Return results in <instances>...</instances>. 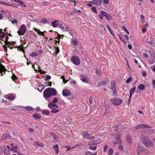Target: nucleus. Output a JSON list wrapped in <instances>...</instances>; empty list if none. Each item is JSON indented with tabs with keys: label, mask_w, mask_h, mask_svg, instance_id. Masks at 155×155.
<instances>
[{
	"label": "nucleus",
	"mask_w": 155,
	"mask_h": 155,
	"mask_svg": "<svg viewBox=\"0 0 155 155\" xmlns=\"http://www.w3.org/2000/svg\"><path fill=\"white\" fill-rule=\"evenodd\" d=\"M56 90L52 88H49L46 89L44 91L43 95L45 98H48L51 96H55L57 95Z\"/></svg>",
	"instance_id": "f257e3e1"
},
{
	"label": "nucleus",
	"mask_w": 155,
	"mask_h": 155,
	"mask_svg": "<svg viewBox=\"0 0 155 155\" xmlns=\"http://www.w3.org/2000/svg\"><path fill=\"white\" fill-rule=\"evenodd\" d=\"M26 27L25 25H22L21 26L19 30L18 31V33L20 35H24L26 31Z\"/></svg>",
	"instance_id": "f03ea898"
},
{
	"label": "nucleus",
	"mask_w": 155,
	"mask_h": 155,
	"mask_svg": "<svg viewBox=\"0 0 155 155\" xmlns=\"http://www.w3.org/2000/svg\"><path fill=\"white\" fill-rule=\"evenodd\" d=\"M5 44H6V45H3V48H4L5 51H6V52H7V47L9 48L10 49H12V47H10L9 46L14 45L15 44V42L14 41L11 42L7 41L5 42Z\"/></svg>",
	"instance_id": "7ed1b4c3"
},
{
	"label": "nucleus",
	"mask_w": 155,
	"mask_h": 155,
	"mask_svg": "<svg viewBox=\"0 0 155 155\" xmlns=\"http://www.w3.org/2000/svg\"><path fill=\"white\" fill-rule=\"evenodd\" d=\"M71 61L76 65H78L80 64L79 58L76 56H74L72 58Z\"/></svg>",
	"instance_id": "20e7f679"
},
{
	"label": "nucleus",
	"mask_w": 155,
	"mask_h": 155,
	"mask_svg": "<svg viewBox=\"0 0 155 155\" xmlns=\"http://www.w3.org/2000/svg\"><path fill=\"white\" fill-rule=\"evenodd\" d=\"M111 89L113 92V95H116L117 94V91L116 90V86L115 84V81L114 80L112 81L110 83Z\"/></svg>",
	"instance_id": "39448f33"
},
{
	"label": "nucleus",
	"mask_w": 155,
	"mask_h": 155,
	"mask_svg": "<svg viewBox=\"0 0 155 155\" xmlns=\"http://www.w3.org/2000/svg\"><path fill=\"white\" fill-rule=\"evenodd\" d=\"M82 135L84 138L88 139L90 140H94L95 138L94 137H91L88 133L86 131L84 132Z\"/></svg>",
	"instance_id": "423d86ee"
},
{
	"label": "nucleus",
	"mask_w": 155,
	"mask_h": 155,
	"mask_svg": "<svg viewBox=\"0 0 155 155\" xmlns=\"http://www.w3.org/2000/svg\"><path fill=\"white\" fill-rule=\"evenodd\" d=\"M141 142L145 146L148 147H153V143L148 140H141Z\"/></svg>",
	"instance_id": "0eeeda50"
},
{
	"label": "nucleus",
	"mask_w": 155,
	"mask_h": 155,
	"mask_svg": "<svg viewBox=\"0 0 155 155\" xmlns=\"http://www.w3.org/2000/svg\"><path fill=\"white\" fill-rule=\"evenodd\" d=\"M52 26L54 28L60 27H61V24L59 23V21L54 20L52 22Z\"/></svg>",
	"instance_id": "6e6552de"
},
{
	"label": "nucleus",
	"mask_w": 155,
	"mask_h": 155,
	"mask_svg": "<svg viewBox=\"0 0 155 155\" xmlns=\"http://www.w3.org/2000/svg\"><path fill=\"white\" fill-rule=\"evenodd\" d=\"M122 100L121 99L115 98L113 100V104L114 105L118 106L120 105L122 102Z\"/></svg>",
	"instance_id": "1a4fd4ad"
},
{
	"label": "nucleus",
	"mask_w": 155,
	"mask_h": 155,
	"mask_svg": "<svg viewBox=\"0 0 155 155\" xmlns=\"http://www.w3.org/2000/svg\"><path fill=\"white\" fill-rule=\"evenodd\" d=\"M62 94L64 96L66 97L71 95V93L69 90L65 89L63 90Z\"/></svg>",
	"instance_id": "9d476101"
},
{
	"label": "nucleus",
	"mask_w": 155,
	"mask_h": 155,
	"mask_svg": "<svg viewBox=\"0 0 155 155\" xmlns=\"http://www.w3.org/2000/svg\"><path fill=\"white\" fill-rule=\"evenodd\" d=\"M100 12L101 14L104 15L106 17V19L110 21L112 19V17L108 13H107L104 11H101Z\"/></svg>",
	"instance_id": "9b49d317"
},
{
	"label": "nucleus",
	"mask_w": 155,
	"mask_h": 155,
	"mask_svg": "<svg viewBox=\"0 0 155 155\" xmlns=\"http://www.w3.org/2000/svg\"><path fill=\"white\" fill-rule=\"evenodd\" d=\"M16 97V95L15 94H9L6 96V98L11 101L13 100Z\"/></svg>",
	"instance_id": "f8f14e48"
},
{
	"label": "nucleus",
	"mask_w": 155,
	"mask_h": 155,
	"mask_svg": "<svg viewBox=\"0 0 155 155\" xmlns=\"http://www.w3.org/2000/svg\"><path fill=\"white\" fill-rule=\"evenodd\" d=\"M48 106L50 109H57L58 106L56 104L52 102H50L48 104Z\"/></svg>",
	"instance_id": "ddd939ff"
},
{
	"label": "nucleus",
	"mask_w": 155,
	"mask_h": 155,
	"mask_svg": "<svg viewBox=\"0 0 155 155\" xmlns=\"http://www.w3.org/2000/svg\"><path fill=\"white\" fill-rule=\"evenodd\" d=\"M90 2L94 5H100L102 3V1L101 0H94Z\"/></svg>",
	"instance_id": "4468645a"
},
{
	"label": "nucleus",
	"mask_w": 155,
	"mask_h": 155,
	"mask_svg": "<svg viewBox=\"0 0 155 155\" xmlns=\"http://www.w3.org/2000/svg\"><path fill=\"white\" fill-rule=\"evenodd\" d=\"M138 128H150V126L149 125L145 124H140L136 126V129H138Z\"/></svg>",
	"instance_id": "2eb2a0df"
},
{
	"label": "nucleus",
	"mask_w": 155,
	"mask_h": 155,
	"mask_svg": "<svg viewBox=\"0 0 155 155\" xmlns=\"http://www.w3.org/2000/svg\"><path fill=\"white\" fill-rule=\"evenodd\" d=\"M34 30L35 31L38 35H42L43 36H44V32H46V31H44L43 32H42L40 30L36 28H34Z\"/></svg>",
	"instance_id": "dca6fc26"
},
{
	"label": "nucleus",
	"mask_w": 155,
	"mask_h": 155,
	"mask_svg": "<svg viewBox=\"0 0 155 155\" xmlns=\"http://www.w3.org/2000/svg\"><path fill=\"white\" fill-rule=\"evenodd\" d=\"M5 67L0 62V73L2 75L5 74Z\"/></svg>",
	"instance_id": "f3484780"
},
{
	"label": "nucleus",
	"mask_w": 155,
	"mask_h": 155,
	"mask_svg": "<svg viewBox=\"0 0 155 155\" xmlns=\"http://www.w3.org/2000/svg\"><path fill=\"white\" fill-rule=\"evenodd\" d=\"M106 27L107 28V29L109 31L110 33L114 37H115V35L114 34V32L113 30L111 29L110 28L109 26L108 25H106Z\"/></svg>",
	"instance_id": "a211bd4d"
},
{
	"label": "nucleus",
	"mask_w": 155,
	"mask_h": 155,
	"mask_svg": "<svg viewBox=\"0 0 155 155\" xmlns=\"http://www.w3.org/2000/svg\"><path fill=\"white\" fill-rule=\"evenodd\" d=\"M15 2L19 3L22 5L23 6L25 7L27 6L26 5L24 4V3L21 1L20 0H13Z\"/></svg>",
	"instance_id": "6ab92c4d"
},
{
	"label": "nucleus",
	"mask_w": 155,
	"mask_h": 155,
	"mask_svg": "<svg viewBox=\"0 0 155 155\" xmlns=\"http://www.w3.org/2000/svg\"><path fill=\"white\" fill-rule=\"evenodd\" d=\"M61 28V30L63 31H69V28L68 26H66L65 27H63L61 24V27H60Z\"/></svg>",
	"instance_id": "aec40b11"
},
{
	"label": "nucleus",
	"mask_w": 155,
	"mask_h": 155,
	"mask_svg": "<svg viewBox=\"0 0 155 155\" xmlns=\"http://www.w3.org/2000/svg\"><path fill=\"white\" fill-rule=\"evenodd\" d=\"M138 149L137 150V153L138 154L140 153V152L143 150V148L139 144L137 145Z\"/></svg>",
	"instance_id": "412c9836"
},
{
	"label": "nucleus",
	"mask_w": 155,
	"mask_h": 155,
	"mask_svg": "<svg viewBox=\"0 0 155 155\" xmlns=\"http://www.w3.org/2000/svg\"><path fill=\"white\" fill-rule=\"evenodd\" d=\"M9 137L10 136L9 134H5L2 135V138L4 140L6 139H9Z\"/></svg>",
	"instance_id": "4be33fe9"
},
{
	"label": "nucleus",
	"mask_w": 155,
	"mask_h": 155,
	"mask_svg": "<svg viewBox=\"0 0 155 155\" xmlns=\"http://www.w3.org/2000/svg\"><path fill=\"white\" fill-rule=\"evenodd\" d=\"M37 65L38 67V70H37L36 69H34V71L35 72H39L41 73L44 74L45 73V72L44 71H42L40 69V67H39L38 65Z\"/></svg>",
	"instance_id": "5701e85b"
},
{
	"label": "nucleus",
	"mask_w": 155,
	"mask_h": 155,
	"mask_svg": "<svg viewBox=\"0 0 155 155\" xmlns=\"http://www.w3.org/2000/svg\"><path fill=\"white\" fill-rule=\"evenodd\" d=\"M5 35V33L2 32V30L0 29V39L3 38Z\"/></svg>",
	"instance_id": "b1692460"
},
{
	"label": "nucleus",
	"mask_w": 155,
	"mask_h": 155,
	"mask_svg": "<svg viewBox=\"0 0 155 155\" xmlns=\"http://www.w3.org/2000/svg\"><path fill=\"white\" fill-rule=\"evenodd\" d=\"M18 147L17 146H15V147H13L11 149V150L14 152H16L18 151Z\"/></svg>",
	"instance_id": "393cba45"
},
{
	"label": "nucleus",
	"mask_w": 155,
	"mask_h": 155,
	"mask_svg": "<svg viewBox=\"0 0 155 155\" xmlns=\"http://www.w3.org/2000/svg\"><path fill=\"white\" fill-rule=\"evenodd\" d=\"M145 88L144 85L142 84H140L138 86V88L141 90H143Z\"/></svg>",
	"instance_id": "a878e982"
},
{
	"label": "nucleus",
	"mask_w": 155,
	"mask_h": 155,
	"mask_svg": "<svg viewBox=\"0 0 155 155\" xmlns=\"http://www.w3.org/2000/svg\"><path fill=\"white\" fill-rule=\"evenodd\" d=\"M126 140L128 143L130 144L131 143V138L130 136H127L126 137Z\"/></svg>",
	"instance_id": "bb28decb"
},
{
	"label": "nucleus",
	"mask_w": 155,
	"mask_h": 155,
	"mask_svg": "<svg viewBox=\"0 0 155 155\" xmlns=\"http://www.w3.org/2000/svg\"><path fill=\"white\" fill-rule=\"evenodd\" d=\"M25 109L26 110H30V111H33L34 110V109L32 107H31L27 106H26L25 107Z\"/></svg>",
	"instance_id": "cd10ccee"
},
{
	"label": "nucleus",
	"mask_w": 155,
	"mask_h": 155,
	"mask_svg": "<svg viewBox=\"0 0 155 155\" xmlns=\"http://www.w3.org/2000/svg\"><path fill=\"white\" fill-rule=\"evenodd\" d=\"M53 147L56 151V154H57L59 152L58 145L57 144H56L55 146H54Z\"/></svg>",
	"instance_id": "c85d7f7f"
},
{
	"label": "nucleus",
	"mask_w": 155,
	"mask_h": 155,
	"mask_svg": "<svg viewBox=\"0 0 155 155\" xmlns=\"http://www.w3.org/2000/svg\"><path fill=\"white\" fill-rule=\"evenodd\" d=\"M42 114L45 115H48L49 114V111L48 110H44L42 111Z\"/></svg>",
	"instance_id": "c756f323"
},
{
	"label": "nucleus",
	"mask_w": 155,
	"mask_h": 155,
	"mask_svg": "<svg viewBox=\"0 0 155 155\" xmlns=\"http://www.w3.org/2000/svg\"><path fill=\"white\" fill-rule=\"evenodd\" d=\"M2 4L7 6H13V5L10 3H8L4 1H2Z\"/></svg>",
	"instance_id": "7c9ffc66"
},
{
	"label": "nucleus",
	"mask_w": 155,
	"mask_h": 155,
	"mask_svg": "<svg viewBox=\"0 0 155 155\" xmlns=\"http://www.w3.org/2000/svg\"><path fill=\"white\" fill-rule=\"evenodd\" d=\"M33 117L34 118L37 119H39L41 118V116L37 114H34Z\"/></svg>",
	"instance_id": "2f4dec72"
},
{
	"label": "nucleus",
	"mask_w": 155,
	"mask_h": 155,
	"mask_svg": "<svg viewBox=\"0 0 155 155\" xmlns=\"http://www.w3.org/2000/svg\"><path fill=\"white\" fill-rule=\"evenodd\" d=\"M99 141L98 140H97L96 141H94V142H92V143L89 142V144L91 145V144H97L99 143Z\"/></svg>",
	"instance_id": "473e14b6"
},
{
	"label": "nucleus",
	"mask_w": 155,
	"mask_h": 155,
	"mask_svg": "<svg viewBox=\"0 0 155 155\" xmlns=\"http://www.w3.org/2000/svg\"><path fill=\"white\" fill-rule=\"evenodd\" d=\"M113 150L112 148H110L108 152V155H113Z\"/></svg>",
	"instance_id": "72a5a7b5"
},
{
	"label": "nucleus",
	"mask_w": 155,
	"mask_h": 155,
	"mask_svg": "<svg viewBox=\"0 0 155 155\" xmlns=\"http://www.w3.org/2000/svg\"><path fill=\"white\" fill-rule=\"evenodd\" d=\"M72 42L73 44L74 45H77L78 44L77 41L75 39L72 40Z\"/></svg>",
	"instance_id": "f704fd0d"
},
{
	"label": "nucleus",
	"mask_w": 155,
	"mask_h": 155,
	"mask_svg": "<svg viewBox=\"0 0 155 155\" xmlns=\"http://www.w3.org/2000/svg\"><path fill=\"white\" fill-rule=\"evenodd\" d=\"M81 80L82 81L86 83H88V81L85 78L83 77L81 78Z\"/></svg>",
	"instance_id": "c9c22d12"
},
{
	"label": "nucleus",
	"mask_w": 155,
	"mask_h": 155,
	"mask_svg": "<svg viewBox=\"0 0 155 155\" xmlns=\"http://www.w3.org/2000/svg\"><path fill=\"white\" fill-rule=\"evenodd\" d=\"M140 16H141V22L142 23H144L145 22V21H144L145 17L143 15H140Z\"/></svg>",
	"instance_id": "e433bc0d"
},
{
	"label": "nucleus",
	"mask_w": 155,
	"mask_h": 155,
	"mask_svg": "<svg viewBox=\"0 0 155 155\" xmlns=\"http://www.w3.org/2000/svg\"><path fill=\"white\" fill-rule=\"evenodd\" d=\"M41 23L43 24L46 23L47 22V20L46 19L44 18L42 19L41 21Z\"/></svg>",
	"instance_id": "4c0bfd02"
},
{
	"label": "nucleus",
	"mask_w": 155,
	"mask_h": 155,
	"mask_svg": "<svg viewBox=\"0 0 155 155\" xmlns=\"http://www.w3.org/2000/svg\"><path fill=\"white\" fill-rule=\"evenodd\" d=\"M91 10L93 12H94L95 13L97 14V12L96 11V8L94 6L91 8Z\"/></svg>",
	"instance_id": "58836bf2"
},
{
	"label": "nucleus",
	"mask_w": 155,
	"mask_h": 155,
	"mask_svg": "<svg viewBox=\"0 0 155 155\" xmlns=\"http://www.w3.org/2000/svg\"><path fill=\"white\" fill-rule=\"evenodd\" d=\"M89 148L91 150H96L97 147L96 146H93V147L91 146L89 147Z\"/></svg>",
	"instance_id": "ea45409f"
},
{
	"label": "nucleus",
	"mask_w": 155,
	"mask_h": 155,
	"mask_svg": "<svg viewBox=\"0 0 155 155\" xmlns=\"http://www.w3.org/2000/svg\"><path fill=\"white\" fill-rule=\"evenodd\" d=\"M100 84L101 85L104 86L106 84L107 82L105 80H103L100 83Z\"/></svg>",
	"instance_id": "a19ab883"
},
{
	"label": "nucleus",
	"mask_w": 155,
	"mask_h": 155,
	"mask_svg": "<svg viewBox=\"0 0 155 155\" xmlns=\"http://www.w3.org/2000/svg\"><path fill=\"white\" fill-rule=\"evenodd\" d=\"M59 111V110L57 109H54L51 110V112L53 113H55Z\"/></svg>",
	"instance_id": "79ce46f5"
},
{
	"label": "nucleus",
	"mask_w": 155,
	"mask_h": 155,
	"mask_svg": "<svg viewBox=\"0 0 155 155\" xmlns=\"http://www.w3.org/2000/svg\"><path fill=\"white\" fill-rule=\"evenodd\" d=\"M122 28L124 29V31L126 32L127 34L128 35H129V31L127 30V28L124 26H122Z\"/></svg>",
	"instance_id": "37998d69"
},
{
	"label": "nucleus",
	"mask_w": 155,
	"mask_h": 155,
	"mask_svg": "<svg viewBox=\"0 0 155 155\" xmlns=\"http://www.w3.org/2000/svg\"><path fill=\"white\" fill-rule=\"evenodd\" d=\"M132 80V78L131 77L127 79L126 81V83L127 84L129 83Z\"/></svg>",
	"instance_id": "c03bdc74"
},
{
	"label": "nucleus",
	"mask_w": 155,
	"mask_h": 155,
	"mask_svg": "<svg viewBox=\"0 0 155 155\" xmlns=\"http://www.w3.org/2000/svg\"><path fill=\"white\" fill-rule=\"evenodd\" d=\"M37 55V54L35 52L32 53L30 54V56L32 57H36Z\"/></svg>",
	"instance_id": "a18cd8bd"
},
{
	"label": "nucleus",
	"mask_w": 155,
	"mask_h": 155,
	"mask_svg": "<svg viewBox=\"0 0 155 155\" xmlns=\"http://www.w3.org/2000/svg\"><path fill=\"white\" fill-rule=\"evenodd\" d=\"M61 78L62 79H63V82L65 84V83H66L67 82L68 80H66L65 79L64 77V76H61Z\"/></svg>",
	"instance_id": "49530a36"
},
{
	"label": "nucleus",
	"mask_w": 155,
	"mask_h": 155,
	"mask_svg": "<svg viewBox=\"0 0 155 155\" xmlns=\"http://www.w3.org/2000/svg\"><path fill=\"white\" fill-rule=\"evenodd\" d=\"M133 93V91H132V90H130V97H129V101H130Z\"/></svg>",
	"instance_id": "de8ad7c7"
},
{
	"label": "nucleus",
	"mask_w": 155,
	"mask_h": 155,
	"mask_svg": "<svg viewBox=\"0 0 155 155\" xmlns=\"http://www.w3.org/2000/svg\"><path fill=\"white\" fill-rule=\"evenodd\" d=\"M142 75L143 76H145L147 75V72L145 71H142Z\"/></svg>",
	"instance_id": "09e8293b"
},
{
	"label": "nucleus",
	"mask_w": 155,
	"mask_h": 155,
	"mask_svg": "<svg viewBox=\"0 0 155 155\" xmlns=\"http://www.w3.org/2000/svg\"><path fill=\"white\" fill-rule=\"evenodd\" d=\"M58 98H57L56 97H55L53 99V103H54V104L55 103L58 102Z\"/></svg>",
	"instance_id": "8fccbe9b"
},
{
	"label": "nucleus",
	"mask_w": 155,
	"mask_h": 155,
	"mask_svg": "<svg viewBox=\"0 0 155 155\" xmlns=\"http://www.w3.org/2000/svg\"><path fill=\"white\" fill-rule=\"evenodd\" d=\"M108 146L107 145H106L104 147V152H105L106 150L108 148Z\"/></svg>",
	"instance_id": "3c124183"
},
{
	"label": "nucleus",
	"mask_w": 155,
	"mask_h": 155,
	"mask_svg": "<svg viewBox=\"0 0 155 155\" xmlns=\"http://www.w3.org/2000/svg\"><path fill=\"white\" fill-rule=\"evenodd\" d=\"M70 83L71 84H76V81L74 80H72L70 81Z\"/></svg>",
	"instance_id": "603ef678"
},
{
	"label": "nucleus",
	"mask_w": 155,
	"mask_h": 155,
	"mask_svg": "<svg viewBox=\"0 0 155 155\" xmlns=\"http://www.w3.org/2000/svg\"><path fill=\"white\" fill-rule=\"evenodd\" d=\"M17 78V77L14 74H12V79L13 80L16 79Z\"/></svg>",
	"instance_id": "864d4df0"
},
{
	"label": "nucleus",
	"mask_w": 155,
	"mask_h": 155,
	"mask_svg": "<svg viewBox=\"0 0 155 155\" xmlns=\"http://www.w3.org/2000/svg\"><path fill=\"white\" fill-rule=\"evenodd\" d=\"M52 84V82H50L48 83H47L46 84V85L47 86H51Z\"/></svg>",
	"instance_id": "5fc2aeb1"
},
{
	"label": "nucleus",
	"mask_w": 155,
	"mask_h": 155,
	"mask_svg": "<svg viewBox=\"0 0 155 155\" xmlns=\"http://www.w3.org/2000/svg\"><path fill=\"white\" fill-rule=\"evenodd\" d=\"M92 153L89 151H87L85 153V155H92Z\"/></svg>",
	"instance_id": "6e6d98bb"
},
{
	"label": "nucleus",
	"mask_w": 155,
	"mask_h": 155,
	"mask_svg": "<svg viewBox=\"0 0 155 155\" xmlns=\"http://www.w3.org/2000/svg\"><path fill=\"white\" fill-rule=\"evenodd\" d=\"M12 23L14 24H17V21L16 20H13L11 21Z\"/></svg>",
	"instance_id": "4d7b16f0"
},
{
	"label": "nucleus",
	"mask_w": 155,
	"mask_h": 155,
	"mask_svg": "<svg viewBox=\"0 0 155 155\" xmlns=\"http://www.w3.org/2000/svg\"><path fill=\"white\" fill-rule=\"evenodd\" d=\"M136 89V87H134L132 89H131L130 90H132V91H133V93H134L135 92Z\"/></svg>",
	"instance_id": "13d9d810"
},
{
	"label": "nucleus",
	"mask_w": 155,
	"mask_h": 155,
	"mask_svg": "<svg viewBox=\"0 0 155 155\" xmlns=\"http://www.w3.org/2000/svg\"><path fill=\"white\" fill-rule=\"evenodd\" d=\"M89 101L90 104H91L93 101L92 98L91 97H90L89 99Z\"/></svg>",
	"instance_id": "bf43d9fd"
},
{
	"label": "nucleus",
	"mask_w": 155,
	"mask_h": 155,
	"mask_svg": "<svg viewBox=\"0 0 155 155\" xmlns=\"http://www.w3.org/2000/svg\"><path fill=\"white\" fill-rule=\"evenodd\" d=\"M152 85L153 87H155V80H153L152 81Z\"/></svg>",
	"instance_id": "052dcab7"
},
{
	"label": "nucleus",
	"mask_w": 155,
	"mask_h": 155,
	"mask_svg": "<svg viewBox=\"0 0 155 155\" xmlns=\"http://www.w3.org/2000/svg\"><path fill=\"white\" fill-rule=\"evenodd\" d=\"M96 73L98 75H100L101 74V72L98 70H96Z\"/></svg>",
	"instance_id": "680f3d73"
},
{
	"label": "nucleus",
	"mask_w": 155,
	"mask_h": 155,
	"mask_svg": "<svg viewBox=\"0 0 155 155\" xmlns=\"http://www.w3.org/2000/svg\"><path fill=\"white\" fill-rule=\"evenodd\" d=\"M154 61H153V60H150L149 61V63L150 64H153L154 63Z\"/></svg>",
	"instance_id": "e2e57ef3"
},
{
	"label": "nucleus",
	"mask_w": 155,
	"mask_h": 155,
	"mask_svg": "<svg viewBox=\"0 0 155 155\" xmlns=\"http://www.w3.org/2000/svg\"><path fill=\"white\" fill-rule=\"evenodd\" d=\"M45 78L47 79H50L51 78V76L49 75H48L46 76Z\"/></svg>",
	"instance_id": "0e129e2a"
},
{
	"label": "nucleus",
	"mask_w": 155,
	"mask_h": 155,
	"mask_svg": "<svg viewBox=\"0 0 155 155\" xmlns=\"http://www.w3.org/2000/svg\"><path fill=\"white\" fill-rule=\"evenodd\" d=\"M103 2L106 4H107L109 3V0H103Z\"/></svg>",
	"instance_id": "69168bd1"
},
{
	"label": "nucleus",
	"mask_w": 155,
	"mask_h": 155,
	"mask_svg": "<svg viewBox=\"0 0 155 155\" xmlns=\"http://www.w3.org/2000/svg\"><path fill=\"white\" fill-rule=\"evenodd\" d=\"M28 130L31 133H32L34 131L31 128H29L28 129Z\"/></svg>",
	"instance_id": "338daca9"
},
{
	"label": "nucleus",
	"mask_w": 155,
	"mask_h": 155,
	"mask_svg": "<svg viewBox=\"0 0 155 155\" xmlns=\"http://www.w3.org/2000/svg\"><path fill=\"white\" fill-rule=\"evenodd\" d=\"M120 150H122L123 149V147L121 145H120L119 147Z\"/></svg>",
	"instance_id": "774afa93"
}]
</instances>
